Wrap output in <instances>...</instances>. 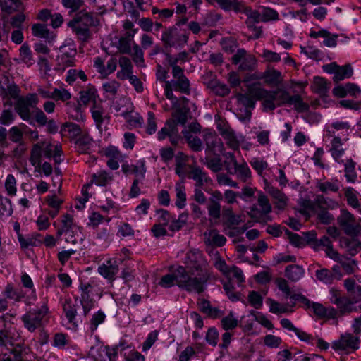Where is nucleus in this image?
I'll return each instance as SVG.
<instances>
[{
  "mask_svg": "<svg viewBox=\"0 0 361 361\" xmlns=\"http://www.w3.org/2000/svg\"><path fill=\"white\" fill-rule=\"evenodd\" d=\"M251 94L259 100H263L262 106L264 111H273L276 106L286 104L294 105V109L298 112L307 111L310 106L304 102L300 94L290 95L283 89L268 91L262 87H253L250 90Z\"/></svg>",
  "mask_w": 361,
  "mask_h": 361,
  "instance_id": "f257e3e1",
  "label": "nucleus"
},
{
  "mask_svg": "<svg viewBox=\"0 0 361 361\" xmlns=\"http://www.w3.org/2000/svg\"><path fill=\"white\" fill-rule=\"evenodd\" d=\"M105 12L106 9L99 13L81 10L76 13L73 18L68 23V26L72 29L79 40L82 42H87L92 39V36L91 27H97L100 25L98 15H102Z\"/></svg>",
  "mask_w": 361,
  "mask_h": 361,
  "instance_id": "f03ea898",
  "label": "nucleus"
},
{
  "mask_svg": "<svg viewBox=\"0 0 361 361\" xmlns=\"http://www.w3.org/2000/svg\"><path fill=\"white\" fill-rule=\"evenodd\" d=\"M209 277L208 271L202 269L200 265L190 267L189 279L184 289L188 292L195 291L201 293L204 290V285Z\"/></svg>",
  "mask_w": 361,
  "mask_h": 361,
  "instance_id": "7ed1b4c3",
  "label": "nucleus"
},
{
  "mask_svg": "<svg viewBox=\"0 0 361 361\" xmlns=\"http://www.w3.org/2000/svg\"><path fill=\"white\" fill-rule=\"evenodd\" d=\"M188 32L181 30L176 26L166 28L161 35V42L165 48L180 47L182 48L187 43Z\"/></svg>",
  "mask_w": 361,
  "mask_h": 361,
  "instance_id": "20e7f679",
  "label": "nucleus"
},
{
  "mask_svg": "<svg viewBox=\"0 0 361 361\" xmlns=\"http://www.w3.org/2000/svg\"><path fill=\"white\" fill-rule=\"evenodd\" d=\"M338 224L344 233L350 236H357L361 233V224L360 220L347 209H342L337 219Z\"/></svg>",
  "mask_w": 361,
  "mask_h": 361,
  "instance_id": "39448f33",
  "label": "nucleus"
},
{
  "mask_svg": "<svg viewBox=\"0 0 361 361\" xmlns=\"http://www.w3.org/2000/svg\"><path fill=\"white\" fill-rule=\"evenodd\" d=\"M48 312V307L45 305L40 308L27 312L22 317L25 328L33 332L42 325V319Z\"/></svg>",
  "mask_w": 361,
  "mask_h": 361,
  "instance_id": "423d86ee",
  "label": "nucleus"
},
{
  "mask_svg": "<svg viewBox=\"0 0 361 361\" xmlns=\"http://www.w3.org/2000/svg\"><path fill=\"white\" fill-rule=\"evenodd\" d=\"M360 339L352 334H345L332 343V348L336 351H342L346 354L355 352L359 348Z\"/></svg>",
  "mask_w": 361,
  "mask_h": 361,
  "instance_id": "0eeeda50",
  "label": "nucleus"
},
{
  "mask_svg": "<svg viewBox=\"0 0 361 361\" xmlns=\"http://www.w3.org/2000/svg\"><path fill=\"white\" fill-rule=\"evenodd\" d=\"M331 302L339 310L340 315L348 314L357 312V308L353 300L346 295H342L339 290L332 289Z\"/></svg>",
  "mask_w": 361,
  "mask_h": 361,
  "instance_id": "6e6552de",
  "label": "nucleus"
},
{
  "mask_svg": "<svg viewBox=\"0 0 361 361\" xmlns=\"http://www.w3.org/2000/svg\"><path fill=\"white\" fill-rule=\"evenodd\" d=\"M173 80L167 81L172 86L175 91L189 94L190 92V83L188 78L184 74L183 68H177L171 70Z\"/></svg>",
  "mask_w": 361,
  "mask_h": 361,
  "instance_id": "1a4fd4ad",
  "label": "nucleus"
},
{
  "mask_svg": "<svg viewBox=\"0 0 361 361\" xmlns=\"http://www.w3.org/2000/svg\"><path fill=\"white\" fill-rule=\"evenodd\" d=\"M204 85H207L216 95L225 97L230 93V89L224 83L218 80L212 73L203 75Z\"/></svg>",
  "mask_w": 361,
  "mask_h": 361,
  "instance_id": "9d476101",
  "label": "nucleus"
},
{
  "mask_svg": "<svg viewBox=\"0 0 361 361\" xmlns=\"http://www.w3.org/2000/svg\"><path fill=\"white\" fill-rule=\"evenodd\" d=\"M257 202L260 207V209L253 206L250 208V211L247 212L249 216L256 221H257L261 216L267 215L271 212V205L268 197L264 193H259Z\"/></svg>",
  "mask_w": 361,
  "mask_h": 361,
  "instance_id": "9b49d317",
  "label": "nucleus"
},
{
  "mask_svg": "<svg viewBox=\"0 0 361 361\" xmlns=\"http://www.w3.org/2000/svg\"><path fill=\"white\" fill-rule=\"evenodd\" d=\"M343 286L347 290L346 295L348 296L355 305L361 302V286L357 285L355 281L351 278L344 280ZM359 307L361 310V304Z\"/></svg>",
  "mask_w": 361,
  "mask_h": 361,
  "instance_id": "f8f14e48",
  "label": "nucleus"
},
{
  "mask_svg": "<svg viewBox=\"0 0 361 361\" xmlns=\"http://www.w3.org/2000/svg\"><path fill=\"white\" fill-rule=\"evenodd\" d=\"M310 37L317 39L318 37L324 38L323 44L327 47H335L337 45V39L338 35L336 34H331L330 32L325 29H322L319 31H311Z\"/></svg>",
  "mask_w": 361,
  "mask_h": 361,
  "instance_id": "ddd939ff",
  "label": "nucleus"
},
{
  "mask_svg": "<svg viewBox=\"0 0 361 361\" xmlns=\"http://www.w3.org/2000/svg\"><path fill=\"white\" fill-rule=\"evenodd\" d=\"M135 31L126 32L118 39V50L121 54H131L133 44L135 43L133 41Z\"/></svg>",
  "mask_w": 361,
  "mask_h": 361,
  "instance_id": "4468645a",
  "label": "nucleus"
},
{
  "mask_svg": "<svg viewBox=\"0 0 361 361\" xmlns=\"http://www.w3.org/2000/svg\"><path fill=\"white\" fill-rule=\"evenodd\" d=\"M118 271V266L116 262L113 263L111 259L106 261L98 267V272L105 279L111 282L115 280V275Z\"/></svg>",
  "mask_w": 361,
  "mask_h": 361,
  "instance_id": "2eb2a0df",
  "label": "nucleus"
},
{
  "mask_svg": "<svg viewBox=\"0 0 361 361\" xmlns=\"http://www.w3.org/2000/svg\"><path fill=\"white\" fill-rule=\"evenodd\" d=\"M188 167L190 169L188 178L195 180V188H202L208 181L207 173L199 166H188Z\"/></svg>",
  "mask_w": 361,
  "mask_h": 361,
  "instance_id": "dca6fc26",
  "label": "nucleus"
},
{
  "mask_svg": "<svg viewBox=\"0 0 361 361\" xmlns=\"http://www.w3.org/2000/svg\"><path fill=\"white\" fill-rule=\"evenodd\" d=\"M78 307V298H75L74 302H72L70 298L66 299L63 305V309L66 318L70 323L74 325H76V323L78 322L75 319Z\"/></svg>",
  "mask_w": 361,
  "mask_h": 361,
  "instance_id": "f3484780",
  "label": "nucleus"
},
{
  "mask_svg": "<svg viewBox=\"0 0 361 361\" xmlns=\"http://www.w3.org/2000/svg\"><path fill=\"white\" fill-rule=\"evenodd\" d=\"M80 94V102H81L85 106H87L89 102L92 104H97L98 94L96 88L92 85H88L85 90H83L79 92Z\"/></svg>",
  "mask_w": 361,
  "mask_h": 361,
  "instance_id": "a211bd4d",
  "label": "nucleus"
},
{
  "mask_svg": "<svg viewBox=\"0 0 361 361\" xmlns=\"http://www.w3.org/2000/svg\"><path fill=\"white\" fill-rule=\"evenodd\" d=\"M220 134L226 140L227 145L231 149L235 150L239 148V142L237 140L234 132L229 127H218Z\"/></svg>",
  "mask_w": 361,
  "mask_h": 361,
  "instance_id": "6ab92c4d",
  "label": "nucleus"
},
{
  "mask_svg": "<svg viewBox=\"0 0 361 361\" xmlns=\"http://www.w3.org/2000/svg\"><path fill=\"white\" fill-rule=\"evenodd\" d=\"M268 192L274 200V203L279 209H283L286 207L288 197L280 190L274 187H269Z\"/></svg>",
  "mask_w": 361,
  "mask_h": 361,
  "instance_id": "aec40b11",
  "label": "nucleus"
},
{
  "mask_svg": "<svg viewBox=\"0 0 361 361\" xmlns=\"http://www.w3.org/2000/svg\"><path fill=\"white\" fill-rule=\"evenodd\" d=\"M341 247L346 249V252L350 256H355L361 249V243L355 239L343 238L340 240Z\"/></svg>",
  "mask_w": 361,
  "mask_h": 361,
  "instance_id": "412c9836",
  "label": "nucleus"
},
{
  "mask_svg": "<svg viewBox=\"0 0 361 361\" xmlns=\"http://www.w3.org/2000/svg\"><path fill=\"white\" fill-rule=\"evenodd\" d=\"M204 140L207 149L214 153L216 149L221 152L224 149L223 142H221V139L216 136V134L211 133L207 134L205 135Z\"/></svg>",
  "mask_w": 361,
  "mask_h": 361,
  "instance_id": "4be33fe9",
  "label": "nucleus"
},
{
  "mask_svg": "<svg viewBox=\"0 0 361 361\" xmlns=\"http://www.w3.org/2000/svg\"><path fill=\"white\" fill-rule=\"evenodd\" d=\"M188 157L183 152H179L175 157L176 161V173L179 177H185L186 174V167L188 166Z\"/></svg>",
  "mask_w": 361,
  "mask_h": 361,
  "instance_id": "5701e85b",
  "label": "nucleus"
},
{
  "mask_svg": "<svg viewBox=\"0 0 361 361\" xmlns=\"http://www.w3.org/2000/svg\"><path fill=\"white\" fill-rule=\"evenodd\" d=\"M329 85L325 78L317 76L314 78L311 88L314 92L324 96L328 92Z\"/></svg>",
  "mask_w": 361,
  "mask_h": 361,
  "instance_id": "b1692460",
  "label": "nucleus"
},
{
  "mask_svg": "<svg viewBox=\"0 0 361 361\" xmlns=\"http://www.w3.org/2000/svg\"><path fill=\"white\" fill-rule=\"evenodd\" d=\"M204 235H207L206 243L211 245L222 247L226 242V238L223 235L219 234L216 229H212L208 233H205Z\"/></svg>",
  "mask_w": 361,
  "mask_h": 361,
  "instance_id": "393cba45",
  "label": "nucleus"
},
{
  "mask_svg": "<svg viewBox=\"0 0 361 361\" xmlns=\"http://www.w3.org/2000/svg\"><path fill=\"white\" fill-rule=\"evenodd\" d=\"M14 109L20 117L24 121L31 118L30 106L24 102L23 97H19L14 104Z\"/></svg>",
  "mask_w": 361,
  "mask_h": 361,
  "instance_id": "a878e982",
  "label": "nucleus"
},
{
  "mask_svg": "<svg viewBox=\"0 0 361 361\" xmlns=\"http://www.w3.org/2000/svg\"><path fill=\"white\" fill-rule=\"evenodd\" d=\"M330 202L331 200H328L322 195H317L313 202L307 201L304 207L311 210H313L315 207L320 209H327L330 207Z\"/></svg>",
  "mask_w": 361,
  "mask_h": 361,
  "instance_id": "bb28decb",
  "label": "nucleus"
},
{
  "mask_svg": "<svg viewBox=\"0 0 361 361\" xmlns=\"http://www.w3.org/2000/svg\"><path fill=\"white\" fill-rule=\"evenodd\" d=\"M118 63L121 71L118 72L117 76L121 80L126 79V76L133 73V65L129 58L121 56L119 58Z\"/></svg>",
  "mask_w": 361,
  "mask_h": 361,
  "instance_id": "cd10ccee",
  "label": "nucleus"
},
{
  "mask_svg": "<svg viewBox=\"0 0 361 361\" xmlns=\"http://www.w3.org/2000/svg\"><path fill=\"white\" fill-rule=\"evenodd\" d=\"M92 117L96 123L98 129L101 128V126L104 121V114L105 113L104 109L101 102L97 104H92L90 109Z\"/></svg>",
  "mask_w": 361,
  "mask_h": 361,
  "instance_id": "c85d7f7f",
  "label": "nucleus"
},
{
  "mask_svg": "<svg viewBox=\"0 0 361 361\" xmlns=\"http://www.w3.org/2000/svg\"><path fill=\"white\" fill-rule=\"evenodd\" d=\"M174 277H175V282L176 284L184 289L186 285V282L189 279L190 276V269L188 271H186L185 268L179 266L173 272Z\"/></svg>",
  "mask_w": 361,
  "mask_h": 361,
  "instance_id": "c756f323",
  "label": "nucleus"
},
{
  "mask_svg": "<svg viewBox=\"0 0 361 361\" xmlns=\"http://www.w3.org/2000/svg\"><path fill=\"white\" fill-rule=\"evenodd\" d=\"M178 135V128L175 126V123L173 121H167L165 126L163 127L157 133V137L159 140H164L166 137H171L172 135Z\"/></svg>",
  "mask_w": 361,
  "mask_h": 361,
  "instance_id": "7c9ffc66",
  "label": "nucleus"
},
{
  "mask_svg": "<svg viewBox=\"0 0 361 361\" xmlns=\"http://www.w3.org/2000/svg\"><path fill=\"white\" fill-rule=\"evenodd\" d=\"M267 302L269 305V310L271 313L281 314L293 312V309H290L288 305L281 304L271 298H268Z\"/></svg>",
  "mask_w": 361,
  "mask_h": 361,
  "instance_id": "2f4dec72",
  "label": "nucleus"
},
{
  "mask_svg": "<svg viewBox=\"0 0 361 361\" xmlns=\"http://www.w3.org/2000/svg\"><path fill=\"white\" fill-rule=\"evenodd\" d=\"M304 270L302 267L296 264H290L285 269L286 276L292 281L300 280L303 276Z\"/></svg>",
  "mask_w": 361,
  "mask_h": 361,
  "instance_id": "473e14b6",
  "label": "nucleus"
},
{
  "mask_svg": "<svg viewBox=\"0 0 361 361\" xmlns=\"http://www.w3.org/2000/svg\"><path fill=\"white\" fill-rule=\"evenodd\" d=\"M190 113V109L185 106L178 108L172 114L173 118L169 121H173L175 123V126L177 127L178 124L184 126L188 121V115Z\"/></svg>",
  "mask_w": 361,
  "mask_h": 361,
  "instance_id": "72a5a7b5",
  "label": "nucleus"
},
{
  "mask_svg": "<svg viewBox=\"0 0 361 361\" xmlns=\"http://www.w3.org/2000/svg\"><path fill=\"white\" fill-rule=\"evenodd\" d=\"M225 160L223 166H224L226 171L231 175L236 173V170H234L238 166L237 159L233 152H226L224 154Z\"/></svg>",
  "mask_w": 361,
  "mask_h": 361,
  "instance_id": "f704fd0d",
  "label": "nucleus"
},
{
  "mask_svg": "<svg viewBox=\"0 0 361 361\" xmlns=\"http://www.w3.org/2000/svg\"><path fill=\"white\" fill-rule=\"evenodd\" d=\"M219 6L225 11H233L235 13H240V8L243 4L238 0H216Z\"/></svg>",
  "mask_w": 361,
  "mask_h": 361,
  "instance_id": "c9c22d12",
  "label": "nucleus"
},
{
  "mask_svg": "<svg viewBox=\"0 0 361 361\" xmlns=\"http://www.w3.org/2000/svg\"><path fill=\"white\" fill-rule=\"evenodd\" d=\"M188 53L186 51H182L178 53L176 56H172L170 54L166 55V59L169 65L171 67V70H177V68H182L178 66V63H185L188 61Z\"/></svg>",
  "mask_w": 361,
  "mask_h": 361,
  "instance_id": "e433bc0d",
  "label": "nucleus"
},
{
  "mask_svg": "<svg viewBox=\"0 0 361 361\" xmlns=\"http://www.w3.org/2000/svg\"><path fill=\"white\" fill-rule=\"evenodd\" d=\"M333 158L339 161L340 158L343 154L345 149L342 147V141L339 137H334L331 141V148L330 149Z\"/></svg>",
  "mask_w": 361,
  "mask_h": 361,
  "instance_id": "4c0bfd02",
  "label": "nucleus"
},
{
  "mask_svg": "<svg viewBox=\"0 0 361 361\" xmlns=\"http://www.w3.org/2000/svg\"><path fill=\"white\" fill-rule=\"evenodd\" d=\"M353 68L350 64H345L343 66H338L336 75L334 76L333 80L335 82H338L345 78H349L353 75Z\"/></svg>",
  "mask_w": 361,
  "mask_h": 361,
  "instance_id": "58836bf2",
  "label": "nucleus"
},
{
  "mask_svg": "<svg viewBox=\"0 0 361 361\" xmlns=\"http://www.w3.org/2000/svg\"><path fill=\"white\" fill-rule=\"evenodd\" d=\"M246 15L247 19L245 21H250L252 23H259L261 21V13L257 10L252 9L251 7L243 4L240 12Z\"/></svg>",
  "mask_w": 361,
  "mask_h": 361,
  "instance_id": "ea45409f",
  "label": "nucleus"
},
{
  "mask_svg": "<svg viewBox=\"0 0 361 361\" xmlns=\"http://www.w3.org/2000/svg\"><path fill=\"white\" fill-rule=\"evenodd\" d=\"M204 164L214 173L219 172L223 169V163L219 156L214 157H206Z\"/></svg>",
  "mask_w": 361,
  "mask_h": 361,
  "instance_id": "a19ab883",
  "label": "nucleus"
},
{
  "mask_svg": "<svg viewBox=\"0 0 361 361\" xmlns=\"http://www.w3.org/2000/svg\"><path fill=\"white\" fill-rule=\"evenodd\" d=\"M21 6L20 0H0V7L2 11L11 13L19 10Z\"/></svg>",
  "mask_w": 361,
  "mask_h": 361,
  "instance_id": "79ce46f5",
  "label": "nucleus"
},
{
  "mask_svg": "<svg viewBox=\"0 0 361 361\" xmlns=\"http://www.w3.org/2000/svg\"><path fill=\"white\" fill-rule=\"evenodd\" d=\"M134 63L138 66H144V53L142 49L136 43H133L131 54H129Z\"/></svg>",
  "mask_w": 361,
  "mask_h": 361,
  "instance_id": "37998d69",
  "label": "nucleus"
},
{
  "mask_svg": "<svg viewBox=\"0 0 361 361\" xmlns=\"http://www.w3.org/2000/svg\"><path fill=\"white\" fill-rule=\"evenodd\" d=\"M176 205L178 208H183L185 205L186 195L185 192V186L180 183L176 184Z\"/></svg>",
  "mask_w": 361,
  "mask_h": 361,
  "instance_id": "c03bdc74",
  "label": "nucleus"
},
{
  "mask_svg": "<svg viewBox=\"0 0 361 361\" xmlns=\"http://www.w3.org/2000/svg\"><path fill=\"white\" fill-rule=\"evenodd\" d=\"M187 220L188 214L185 212L180 214L177 219H173L171 221L169 229L173 232L180 231L186 224Z\"/></svg>",
  "mask_w": 361,
  "mask_h": 361,
  "instance_id": "a18cd8bd",
  "label": "nucleus"
},
{
  "mask_svg": "<svg viewBox=\"0 0 361 361\" xmlns=\"http://www.w3.org/2000/svg\"><path fill=\"white\" fill-rule=\"evenodd\" d=\"M221 324L224 330H232L238 326V320L234 317L233 313L231 312L228 315L222 318Z\"/></svg>",
  "mask_w": 361,
  "mask_h": 361,
  "instance_id": "49530a36",
  "label": "nucleus"
},
{
  "mask_svg": "<svg viewBox=\"0 0 361 361\" xmlns=\"http://www.w3.org/2000/svg\"><path fill=\"white\" fill-rule=\"evenodd\" d=\"M92 181H94L96 185L100 186H105L112 180V176H109V174L105 171H102L97 174H92Z\"/></svg>",
  "mask_w": 361,
  "mask_h": 361,
  "instance_id": "de8ad7c7",
  "label": "nucleus"
},
{
  "mask_svg": "<svg viewBox=\"0 0 361 361\" xmlns=\"http://www.w3.org/2000/svg\"><path fill=\"white\" fill-rule=\"evenodd\" d=\"M234 170H236L235 174L243 182H246L251 177V171L245 161L238 164Z\"/></svg>",
  "mask_w": 361,
  "mask_h": 361,
  "instance_id": "09e8293b",
  "label": "nucleus"
},
{
  "mask_svg": "<svg viewBox=\"0 0 361 361\" xmlns=\"http://www.w3.org/2000/svg\"><path fill=\"white\" fill-rule=\"evenodd\" d=\"M253 87H256L253 86L250 88V90H249L250 94H238L237 95V99H238V102L246 108H253L255 106V101H254L253 98H255V97H253L250 93V90Z\"/></svg>",
  "mask_w": 361,
  "mask_h": 361,
  "instance_id": "8fccbe9b",
  "label": "nucleus"
},
{
  "mask_svg": "<svg viewBox=\"0 0 361 361\" xmlns=\"http://www.w3.org/2000/svg\"><path fill=\"white\" fill-rule=\"evenodd\" d=\"M11 202L8 198L0 195V216H9L12 214Z\"/></svg>",
  "mask_w": 361,
  "mask_h": 361,
  "instance_id": "3c124183",
  "label": "nucleus"
},
{
  "mask_svg": "<svg viewBox=\"0 0 361 361\" xmlns=\"http://www.w3.org/2000/svg\"><path fill=\"white\" fill-rule=\"evenodd\" d=\"M20 59L26 64L31 65L33 63V58L32 51L27 44H23L20 49Z\"/></svg>",
  "mask_w": 361,
  "mask_h": 361,
  "instance_id": "603ef678",
  "label": "nucleus"
},
{
  "mask_svg": "<svg viewBox=\"0 0 361 361\" xmlns=\"http://www.w3.org/2000/svg\"><path fill=\"white\" fill-rule=\"evenodd\" d=\"M315 275L319 281H322L325 283L331 284L334 281V276L332 271L327 269H322L320 270H317L316 271Z\"/></svg>",
  "mask_w": 361,
  "mask_h": 361,
  "instance_id": "864d4df0",
  "label": "nucleus"
},
{
  "mask_svg": "<svg viewBox=\"0 0 361 361\" xmlns=\"http://www.w3.org/2000/svg\"><path fill=\"white\" fill-rule=\"evenodd\" d=\"M256 66V59L252 55H246L239 66V70L242 71H253Z\"/></svg>",
  "mask_w": 361,
  "mask_h": 361,
  "instance_id": "5fc2aeb1",
  "label": "nucleus"
},
{
  "mask_svg": "<svg viewBox=\"0 0 361 361\" xmlns=\"http://www.w3.org/2000/svg\"><path fill=\"white\" fill-rule=\"evenodd\" d=\"M355 163L352 160L349 159L345 164V176L349 182L354 183L357 175L355 171Z\"/></svg>",
  "mask_w": 361,
  "mask_h": 361,
  "instance_id": "6e6d98bb",
  "label": "nucleus"
},
{
  "mask_svg": "<svg viewBox=\"0 0 361 361\" xmlns=\"http://www.w3.org/2000/svg\"><path fill=\"white\" fill-rule=\"evenodd\" d=\"M5 295L8 298L13 299L19 302L25 297L21 290L14 289L11 285H8L5 289Z\"/></svg>",
  "mask_w": 361,
  "mask_h": 361,
  "instance_id": "4d7b16f0",
  "label": "nucleus"
},
{
  "mask_svg": "<svg viewBox=\"0 0 361 361\" xmlns=\"http://www.w3.org/2000/svg\"><path fill=\"white\" fill-rule=\"evenodd\" d=\"M244 221L245 216L233 214L228 219H225L223 222V225L228 228H235V226L240 225L241 223L244 222Z\"/></svg>",
  "mask_w": 361,
  "mask_h": 361,
  "instance_id": "13d9d810",
  "label": "nucleus"
},
{
  "mask_svg": "<svg viewBox=\"0 0 361 361\" xmlns=\"http://www.w3.org/2000/svg\"><path fill=\"white\" fill-rule=\"evenodd\" d=\"M5 188L8 195L14 196L16 195V180L12 174L7 176L5 181Z\"/></svg>",
  "mask_w": 361,
  "mask_h": 361,
  "instance_id": "bf43d9fd",
  "label": "nucleus"
},
{
  "mask_svg": "<svg viewBox=\"0 0 361 361\" xmlns=\"http://www.w3.org/2000/svg\"><path fill=\"white\" fill-rule=\"evenodd\" d=\"M221 206L219 202H209L207 205L208 214L214 219H219L221 216Z\"/></svg>",
  "mask_w": 361,
  "mask_h": 361,
  "instance_id": "052dcab7",
  "label": "nucleus"
},
{
  "mask_svg": "<svg viewBox=\"0 0 361 361\" xmlns=\"http://www.w3.org/2000/svg\"><path fill=\"white\" fill-rule=\"evenodd\" d=\"M279 19V13L276 10L270 8H264L261 12V21L268 22Z\"/></svg>",
  "mask_w": 361,
  "mask_h": 361,
  "instance_id": "680f3d73",
  "label": "nucleus"
},
{
  "mask_svg": "<svg viewBox=\"0 0 361 361\" xmlns=\"http://www.w3.org/2000/svg\"><path fill=\"white\" fill-rule=\"evenodd\" d=\"M61 131L68 132L73 137L80 136L82 133L80 126L74 123H65L61 127Z\"/></svg>",
  "mask_w": 361,
  "mask_h": 361,
  "instance_id": "e2e57ef3",
  "label": "nucleus"
},
{
  "mask_svg": "<svg viewBox=\"0 0 361 361\" xmlns=\"http://www.w3.org/2000/svg\"><path fill=\"white\" fill-rule=\"evenodd\" d=\"M32 31L34 36L41 38H47L49 30L47 25L42 24H34L32 27Z\"/></svg>",
  "mask_w": 361,
  "mask_h": 361,
  "instance_id": "0e129e2a",
  "label": "nucleus"
},
{
  "mask_svg": "<svg viewBox=\"0 0 361 361\" xmlns=\"http://www.w3.org/2000/svg\"><path fill=\"white\" fill-rule=\"evenodd\" d=\"M265 81L271 85H278L281 80V74L276 70H272L265 73Z\"/></svg>",
  "mask_w": 361,
  "mask_h": 361,
  "instance_id": "69168bd1",
  "label": "nucleus"
},
{
  "mask_svg": "<svg viewBox=\"0 0 361 361\" xmlns=\"http://www.w3.org/2000/svg\"><path fill=\"white\" fill-rule=\"evenodd\" d=\"M71 93L64 88H55L53 91V99L55 101L60 100L62 102H66L71 99Z\"/></svg>",
  "mask_w": 361,
  "mask_h": 361,
  "instance_id": "338daca9",
  "label": "nucleus"
},
{
  "mask_svg": "<svg viewBox=\"0 0 361 361\" xmlns=\"http://www.w3.org/2000/svg\"><path fill=\"white\" fill-rule=\"evenodd\" d=\"M224 288L231 301L235 302L240 300V293L234 292L235 288L230 281L224 284Z\"/></svg>",
  "mask_w": 361,
  "mask_h": 361,
  "instance_id": "774afa93",
  "label": "nucleus"
}]
</instances>
